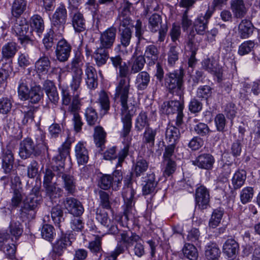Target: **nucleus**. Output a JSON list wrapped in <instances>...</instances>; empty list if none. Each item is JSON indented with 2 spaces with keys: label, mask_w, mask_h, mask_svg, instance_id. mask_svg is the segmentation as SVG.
Returning a JSON list of instances; mask_svg holds the SVG:
<instances>
[{
  "label": "nucleus",
  "mask_w": 260,
  "mask_h": 260,
  "mask_svg": "<svg viewBox=\"0 0 260 260\" xmlns=\"http://www.w3.org/2000/svg\"><path fill=\"white\" fill-rule=\"evenodd\" d=\"M50 66V61L48 57L40 58L35 63V67L37 72L43 74H46Z\"/></svg>",
  "instance_id": "51"
},
{
  "label": "nucleus",
  "mask_w": 260,
  "mask_h": 260,
  "mask_svg": "<svg viewBox=\"0 0 260 260\" xmlns=\"http://www.w3.org/2000/svg\"><path fill=\"white\" fill-rule=\"evenodd\" d=\"M82 65L81 57L76 56L64 68L67 72L71 73L72 79L70 86L74 94L80 92L83 75Z\"/></svg>",
  "instance_id": "4"
},
{
  "label": "nucleus",
  "mask_w": 260,
  "mask_h": 260,
  "mask_svg": "<svg viewBox=\"0 0 260 260\" xmlns=\"http://www.w3.org/2000/svg\"><path fill=\"white\" fill-rule=\"evenodd\" d=\"M67 19V11L66 7L63 4L56 9L52 16V25L53 29L58 30V33L61 34L64 28V24Z\"/></svg>",
  "instance_id": "7"
},
{
  "label": "nucleus",
  "mask_w": 260,
  "mask_h": 260,
  "mask_svg": "<svg viewBox=\"0 0 260 260\" xmlns=\"http://www.w3.org/2000/svg\"><path fill=\"white\" fill-rule=\"evenodd\" d=\"M124 183L125 186L122 192V197L124 202L123 216L113 215L111 219L109 218L107 212L99 208L96 210V219L107 229L109 233L112 235H116L118 233L117 223L119 222L121 224L122 226H125L121 220L123 217L125 220H128L129 214L132 213L135 204L134 196L136 193V185H134L130 178L124 180Z\"/></svg>",
  "instance_id": "1"
},
{
  "label": "nucleus",
  "mask_w": 260,
  "mask_h": 260,
  "mask_svg": "<svg viewBox=\"0 0 260 260\" xmlns=\"http://www.w3.org/2000/svg\"><path fill=\"white\" fill-rule=\"evenodd\" d=\"M13 31L18 37L20 43L24 46L32 45L33 41L29 37V25L27 23H16L13 27Z\"/></svg>",
  "instance_id": "10"
},
{
  "label": "nucleus",
  "mask_w": 260,
  "mask_h": 260,
  "mask_svg": "<svg viewBox=\"0 0 260 260\" xmlns=\"http://www.w3.org/2000/svg\"><path fill=\"white\" fill-rule=\"evenodd\" d=\"M14 158L13 154L10 150H7L3 157L2 167L6 173L11 172L13 167Z\"/></svg>",
  "instance_id": "37"
},
{
  "label": "nucleus",
  "mask_w": 260,
  "mask_h": 260,
  "mask_svg": "<svg viewBox=\"0 0 260 260\" xmlns=\"http://www.w3.org/2000/svg\"><path fill=\"white\" fill-rule=\"evenodd\" d=\"M72 25L76 31L81 32L85 28V20L83 14L77 11L71 14Z\"/></svg>",
  "instance_id": "29"
},
{
  "label": "nucleus",
  "mask_w": 260,
  "mask_h": 260,
  "mask_svg": "<svg viewBox=\"0 0 260 260\" xmlns=\"http://www.w3.org/2000/svg\"><path fill=\"white\" fill-rule=\"evenodd\" d=\"M30 26L32 30L40 36L44 29V21L42 18L39 15L32 16L30 20Z\"/></svg>",
  "instance_id": "41"
},
{
  "label": "nucleus",
  "mask_w": 260,
  "mask_h": 260,
  "mask_svg": "<svg viewBox=\"0 0 260 260\" xmlns=\"http://www.w3.org/2000/svg\"><path fill=\"white\" fill-rule=\"evenodd\" d=\"M231 7L234 17L237 18H242L247 12L243 0H232Z\"/></svg>",
  "instance_id": "24"
},
{
  "label": "nucleus",
  "mask_w": 260,
  "mask_h": 260,
  "mask_svg": "<svg viewBox=\"0 0 260 260\" xmlns=\"http://www.w3.org/2000/svg\"><path fill=\"white\" fill-rule=\"evenodd\" d=\"M75 154L77 162L80 165H84L88 162V152L82 142H79L75 146Z\"/></svg>",
  "instance_id": "25"
},
{
  "label": "nucleus",
  "mask_w": 260,
  "mask_h": 260,
  "mask_svg": "<svg viewBox=\"0 0 260 260\" xmlns=\"http://www.w3.org/2000/svg\"><path fill=\"white\" fill-rule=\"evenodd\" d=\"M100 105L101 110L104 114L108 112L110 109L109 96L105 90H101L99 92L98 98L96 102Z\"/></svg>",
  "instance_id": "34"
},
{
  "label": "nucleus",
  "mask_w": 260,
  "mask_h": 260,
  "mask_svg": "<svg viewBox=\"0 0 260 260\" xmlns=\"http://www.w3.org/2000/svg\"><path fill=\"white\" fill-rule=\"evenodd\" d=\"M120 238L118 242L122 243L125 245V249L128 250L129 247L132 246L134 242L140 241V237L135 233L131 232L130 231H119Z\"/></svg>",
  "instance_id": "20"
},
{
  "label": "nucleus",
  "mask_w": 260,
  "mask_h": 260,
  "mask_svg": "<svg viewBox=\"0 0 260 260\" xmlns=\"http://www.w3.org/2000/svg\"><path fill=\"white\" fill-rule=\"evenodd\" d=\"M148 168V163L143 158H138L134 165V174L139 177L142 175L147 171Z\"/></svg>",
  "instance_id": "47"
},
{
  "label": "nucleus",
  "mask_w": 260,
  "mask_h": 260,
  "mask_svg": "<svg viewBox=\"0 0 260 260\" xmlns=\"http://www.w3.org/2000/svg\"><path fill=\"white\" fill-rule=\"evenodd\" d=\"M149 127V120L145 112L142 111L138 116L136 123L135 128L138 132L141 131L144 128Z\"/></svg>",
  "instance_id": "48"
},
{
  "label": "nucleus",
  "mask_w": 260,
  "mask_h": 260,
  "mask_svg": "<svg viewBox=\"0 0 260 260\" xmlns=\"http://www.w3.org/2000/svg\"><path fill=\"white\" fill-rule=\"evenodd\" d=\"M223 215V210L220 209H215L209 220V226L213 229L216 228L220 223Z\"/></svg>",
  "instance_id": "55"
},
{
  "label": "nucleus",
  "mask_w": 260,
  "mask_h": 260,
  "mask_svg": "<svg viewBox=\"0 0 260 260\" xmlns=\"http://www.w3.org/2000/svg\"><path fill=\"white\" fill-rule=\"evenodd\" d=\"M220 251L216 244L209 243L205 247V255L209 260H216L220 255Z\"/></svg>",
  "instance_id": "35"
},
{
  "label": "nucleus",
  "mask_w": 260,
  "mask_h": 260,
  "mask_svg": "<svg viewBox=\"0 0 260 260\" xmlns=\"http://www.w3.org/2000/svg\"><path fill=\"white\" fill-rule=\"evenodd\" d=\"M87 123L90 125H94L98 120V114L95 110L92 107L86 109L85 113Z\"/></svg>",
  "instance_id": "61"
},
{
  "label": "nucleus",
  "mask_w": 260,
  "mask_h": 260,
  "mask_svg": "<svg viewBox=\"0 0 260 260\" xmlns=\"http://www.w3.org/2000/svg\"><path fill=\"white\" fill-rule=\"evenodd\" d=\"M8 231L9 232L10 237L11 238L12 240L13 241L14 238L15 240H17L22 235L23 233V226L19 221L12 220L11 221Z\"/></svg>",
  "instance_id": "33"
},
{
  "label": "nucleus",
  "mask_w": 260,
  "mask_h": 260,
  "mask_svg": "<svg viewBox=\"0 0 260 260\" xmlns=\"http://www.w3.org/2000/svg\"><path fill=\"white\" fill-rule=\"evenodd\" d=\"M26 2L24 0H15L12 7V14L15 17L20 16L25 10Z\"/></svg>",
  "instance_id": "52"
},
{
  "label": "nucleus",
  "mask_w": 260,
  "mask_h": 260,
  "mask_svg": "<svg viewBox=\"0 0 260 260\" xmlns=\"http://www.w3.org/2000/svg\"><path fill=\"white\" fill-rule=\"evenodd\" d=\"M55 30H56L52 27V29L48 32L43 39V43L47 49L51 48L57 40L54 35Z\"/></svg>",
  "instance_id": "58"
},
{
  "label": "nucleus",
  "mask_w": 260,
  "mask_h": 260,
  "mask_svg": "<svg viewBox=\"0 0 260 260\" xmlns=\"http://www.w3.org/2000/svg\"><path fill=\"white\" fill-rule=\"evenodd\" d=\"M204 69L211 73H215L219 69L218 63L213 58L205 59L202 62Z\"/></svg>",
  "instance_id": "56"
},
{
  "label": "nucleus",
  "mask_w": 260,
  "mask_h": 260,
  "mask_svg": "<svg viewBox=\"0 0 260 260\" xmlns=\"http://www.w3.org/2000/svg\"><path fill=\"white\" fill-rule=\"evenodd\" d=\"M44 88L50 101L56 105L58 102L59 96L54 83L51 81H46L44 84Z\"/></svg>",
  "instance_id": "28"
},
{
  "label": "nucleus",
  "mask_w": 260,
  "mask_h": 260,
  "mask_svg": "<svg viewBox=\"0 0 260 260\" xmlns=\"http://www.w3.org/2000/svg\"><path fill=\"white\" fill-rule=\"evenodd\" d=\"M62 203L69 212L75 216H80L83 213L84 208L80 202L76 199L67 197L63 199Z\"/></svg>",
  "instance_id": "13"
},
{
  "label": "nucleus",
  "mask_w": 260,
  "mask_h": 260,
  "mask_svg": "<svg viewBox=\"0 0 260 260\" xmlns=\"http://www.w3.org/2000/svg\"><path fill=\"white\" fill-rule=\"evenodd\" d=\"M183 253L190 260H196L198 257V252L196 247L192 244L186 243L183 249Z\"/></svg>",
  "instance_id": "49"
},
{
  "label": "nucleus",
  "mask_w": 260,
  "mask_h": 260,
  "mask_svg": "<svg viewBox=\"0 0 260 260\" xmlns=\"http://www.w3.org/2000/svg\"><path fill=\"white\" fill-rule=\"evenodd\" d=\"M180 136L179 130L176 127L169 126L166 131V139L168 143L176 144Z\"/></svg>",
  "instance_id": "43"
},
{
  "label": "nucleus",
  "mask_w": 260,
  "mask_h": 260,
  "mask_svg": "<svg viewBox=\"0 0 260 260\" xmlns=\"http://www.w3.org/2000/svg\"><path fill=\"white\" fill-rule=\"evenodd\" d=\"M214 162V157L210 153L201 154L192 161V164L194 166L200 169L207 170L213 168Z\"/></svg>",
  "instance_id": "16"
},
{
  "label": "nucleus",
  "mask_w": 260,
  "mask_h": 260,
  "mask_svg": "<svg viewBox=\"0 0 260 260\" xmlns=\"http://www.w3.org/2000/svg\"><path fill=\"white\" fill-rule=\"evenodd\" d=\"M106 133L101 126H96L94 128L93 134L94 141L96 146L102 147L106 141Z\"/></svg>",
  "instance_id": "44"
},
{
  "label": "nucleus",
  "mask_w": 260,
  "mask_h": 260,
  "mask_svg": "<svg viewBox=\"0 0 260 260\" xmlns=\"http://www.w3.org/2000/svg\"><path fill=\"white\" fill-rule=\"evenodd\" d=\"M239 250L238 243L233 239H228L223 246V252L229 257L234 258L236 257Z\"/></svg>",
  "instance_id": "27"
},
{
  "label": "nucleus",
  "mask_w": 260,
  "mask_h": 260,
  "mask_svg": "<svg viewBox=\"0 0 260 260\" xmlns=\"http://www.w3.org/2000/svg\"><path fill=\"white\" fill-rule=\"evenodd\" d=\"M21 111L23 114L22 123L23 125L32 123L34 120V114L36 111V108L34 106H22Z\"/></svg>",
  "instance_id": "36"
},
{
  "label": "nucleus",
  "mask_w": 260,
  "mask_h": 260,
  "mask_svg": "<svg viewBox=\"0 0 260 260\" xmlns=\"http://www.w3.org/2000/svg\"><path fill=\"white\" fill-rule=\"evenodd\" d=\"M144 182H145V184L144 185L142 189L143 193L148 194L153 192L157 185L154 173H148Z\"/></svg>",
  "instance_id": "32"
},
{
  "label": "nucleus",
  "mask_w": 260,
  "mask_h": 260,
  "mask_svg": "<svg viewBox=\"0 0 260 260\" xmlns=\"http://www.w3.org/2000/svg\"><path fill=\"white\" fill-rule=\"evenodd\" d=\"M253 189L251 187H246L243 188L240 194L241 202L243 204L249 202L253 197Z\"/></svg>",
  "instance_id": "59"
},
{
  "label": "nucleus",
  "mask_w": 260,
  "mask_h": 260,
  "mask_svg": "<svg viewBox=\"0 0 260 260\" xmlns=\"http://www.w3.org/2000/svg\"><path fill=\"white\" fill-rule=\"evenodd\" d=\"M159 55V51L157 48L153 45H150L146 47L144 55L149 60V64H154L157 60Z\"/></svg>",
  "instance_id": "39"
},
{
  "label": "nucleus",
  "mask_w": 260,
  "mask_h": 260,
  "mask_svg": "<svg viewBox=\"0 0 260 260\" xmlns=\"http://www.w3.org/2000/svg\"><path fill=\"white\" fill-rule=\"evenodd\" d=\"M118 72L117 73V79H129V82H131L130 75L132 73L130 72L128 66L125 62H123L122 64L119 66L118 68Z\"/></svg>",
  "instance_id": "64"
},
{
  "label": "nucleus",
  "mask_w": 260,
  "mask_h": 260,
  "mask_svg": "<svg viewBox=\"0 0 260 260\" xmlns=\"http://www.w3.org/2000/svg\"><path fill=\"white\" fill-rule=\"evenodd\" d=\"M150 81V76L146 71H141L136 76L135 84L137 89L139 91L145 90Z\"/></svg>",
  "instance_id": "23"
},
{
  "label": "nucleus",
  "mask_w": 260,
  "mask_h": 260,
  "mask_svg": "<svg viewBox=\"0 0 260 260\" xmlns=\"http://www.w3.org/2000/svg\"><path fill=\"white\" fill-rule=\"evenodd\" d=\"M63 211L60 205H57L52 208L51 211V217L54 223L59 226L60 222L63 221Z\"/></svg>",
  "instance_id": "53"
},
{
  "label": "nucleus",
  "mask_w": 260,
  "mask_h": 260,
  "mask_svg": "<svg viewBox=\"0 0 260 260\" xmlns=\"http://www.w3.org/2000/svg\"><path fill=\"white\" fill-rule=\"evenodd\" d=\"M246 179V173L243 170L235 172L232 178V183L235 189L241 188L244 184Z\"/></svg>",
  "instance_id": "38"
},
{
  "label": "nucleus",
  "mask_w": 260,
  "mask_h": 260,
  "mask_svg": "<svg viewBox=\"0 0 260 260\" xmlns=\"http://www.w3.org/2000/svg\"><path fill=\"white\" fill-rule=\"evenodd\" d=\"M145 57L142 55L136 57L133 61L131 66V73L133 74L140 72L145 63Z\"/></svg>",
  "instance_id": "54"
},
{
  "label": "nucleus",
  "mask_w": 260,
  "mask_h": 260,
  "mask_svg": "<svg viewBox=\"0 0 260 260\" xmlns=\"http://www.w3.org/2000/svg\"><path fill=\"white\" fill-rule=\"evenodd\" d=\"M184 72L182 69L166 74L165 85L169 92L177 95L180 99L184 94Z\"/></svg>",
  "instance_id": "5"
},
{
  "label": "nucleus",
  "mask_w": 260,
  "mask_h": 260,
  "mask_svg": "<svg viewBox=\"0 0 260 260\" xmlns=\"http://www.w3.org/2000/svg\"><path fill=\"white\" fill-rule=\"evenodd\" d=\"M213 13V10L208 9L205 15L201 14L194 20L193 26L198 34L203 35L208 27V21Z\"/></svg>",
  "instance_id": "11"
},
{
  "label": "nucleus",
  "mask_w": 260,
  "mask_h": 260,
  "mask_svg": "<svg viewBox=\"0 0 260 260\" xmlns=\"http://www.w3.org/2000/svg\"><path fill=\"white\" fill-rule=\"evenodd\" d=\"M255 46L253 41H247L242 43L239 47L238 53L243 56L248 54L253 49Z\"/></svg>",
  "instance_id": "62"
},
{
  "label": "nucleus",
  "mask_w": 260,
  "mask_h": 260,
  "mask_svg": "<svg viewBox=\"0 0 260 260\" xmlns=\"http://www.w3.org/2000/svg\"><path fill=\"white\" fill-rule=\"evenodd\" d=\"M109 58V54L108 51L107 49H104L102 47L98 48L93 54V58L95 64L98 67L105 65Z\"/></svg>",
  "instance_id": "31"
},
{
  "label": "nucleus",
  "mask_w": 260,
  "mask_h": 260,
  "mask_svg": "<svg viewBox=\"0 0 260 260\" xmlns=\"http://www.w3.org/2000/svg\"><path fill=\"white\" fill-rule=\"evenodd\" d=\"M30 91L25 79L21 78L18 83V93L20 100H27V95Z\"/></svg>",
  "instance_id": "50"
},
{
  "label": "nucleus",
  "mask_w": 260,
  "mask_h": 260,
  "mask_svg": "<svg viewBox=\"0 0 260 260\" xmlns=\"http://www.w3.org/2000/svg\"><path fill=\"white\" fill-rule=\"evenodd\" d=\"M132 38V30L131 29H120L119 30V43L117 45L115 49L124 53L126 48L129 46Z\"/></svg>",
  "instance_id": "17"
},
{
  "label": "nucleus",
  "mask_w": 260,
  "mask_h": 260,
  "mask_svg": "<svg viewBox=\"0 0 260 260\" xmlns=\"http://www.w3.org/2000/svg\"><path fill=\"white\" fill-rule=\"evenodd\" d=\"M44 188L46 196L51 200L59 198L62 195L63 191L61 188L57 186L56 183L45 186Z\"/></svg>",
  "instance_id": "45"
},
{
  "label": "nucleus",
  "mask_w": 260,
  "mask_h": 260,
  "mask_svg": "<svg viewBox=\"0 0 260 260\" xmlns=\"http://www.w3.org/2000/svg\"><path fill=\"white\" fill-rule=\"evenodd\" d=\"M161 23V16L157 14H153L149 18L148 28L152 32H156L163 26Z\"/></svg>",
  "instance_id": "42"
},
{
  "label": "nucleus",
  "mask_w": 260,
  "mask_h": 260,
  "mask_svg": "<svg viewBox=\"0 0 260 260\" xmlns=\"http://www.w3.org/2000/svg\"><path fill=\"white\" fill-rule=\"evenodd\" d=\"M70 234H62L59 238L56 241L53 245L56 253L63 254L68 246L72 244V238Z\"/></svg>",
  "instance_id": "22"
},
{
  "label": "nucleus",
  "mask_w": 260,
  "mask_h": 260,
  "mask_svg": "<svg viewBox=\"0 0 260 260\" xmlns=\"http://www.w3.org/2000/svg\"><path fill=\"white\" fill-rule=\"evenodd\" d=\"M116 29L114 27H110L101 34L100 38V46L104 49H110L115 41Z\"/></svg>",
  "instance_id": "12"
},
{
  "label": "nucleus",
  "mask_w": 260,
  "mask_h": 260,
  "mask_svg": "<svg viewBox=\"0 0 260 260\" xmlns=\"http://www.w3.org/2000/svg\"><path fill=\"white\" fill-rule=\"evenodd\" d=\"M157 134V129L150 127H147L142 135L143 144L146 146L150 151L154 146L155 137Z\"/></svg>",
  "instance_id": "21"
},
{
  "label": "nucleus",
  "mask_w": 260,
  "mask_h": 260,
  "mask_svg": "<svg viewBox=\"0 0 260 260\" xmlns=\"http://www.w3.org/2000/svg\"><path fill=\"white\" fill-rule=\"evenodd\" d=\"M132 126V123H130L129 127L127 129H124V124H123L122 129L120 132V137L123 139L122 143L124 145V147L118 153V165H121L128 154L132 141V138L128 136L131 131Z\"/></svg>",
  "instance_id": "9"
},
{
  "label": "nucleus",
  "mask_w": 260,
  "mask_h": 260,
  "mask_svg": "<svg viewBox=\"0 0 260 260\" xmlns=\"http://www.w3.org/2000/svg\"><path fill=\"white\" fill-rule=\"evenodd\" d=\"M71 49V46L65 40L59 41L55 50L57 59L60 62L66 61L70 55Z\"/></svg>",
  "instance_id": "15"
},
{
  "label": "nucleus",
  "mask_w": 260,
  "mask_h": 260,
  "mask_svg": "<svg viewBox=\"0 0 260 260\" xmlns=\"http://www.w3.org/2000/svg\"><path fill=\"white\" fill-rule=\"evenodd\" d=\"M27 96V100H29L32 104H36L41 100L43 93L40 86H35L31 88Z\"/></svg>",
  "instance_id": "46"
},
{
  "label": "nucleus",
  "mask_w": 260,
  "mask_h": 260,
  "mask_svg": "<svg viewBox=\"0 0 260 260\" xmlns=\"http://www.w3.org/2000/svg\"><path fill=\"white\" fill-rule=\"evenodd\" d=\"M253 25L247 20H243L238 26V34L241 38H249L253 33Z\"/></svg>",
  "instance_id": "30"
},
{
  "label": "nucleus",
  "mask_w": 260,
  "mask_h": 260,
  "mask_svg": "<svg viewBox=\"0 0 260 260\" xmlns=\"http://www.w3.org/2000/svg\"><path fill=\"white\" fill-rule=\"evenodd\" d=\"M36 154V145L30 138H26L21 142L19 155L22 159H26Z\"/></svg>",
  "instance_id": "14"
},
{
  "label": "nucleus",
  "mask_w": 260,
  "mask_h": 260,
  "mask_svg": "<svg viewBox=\"0 0 260 260\" xmlns=\"http://www.w3.org/2000/svg\"><path fill=\"white\" fill-rule=\"evenodd\" d=\"M19 49V46L14 42H9L2 48V58L9 59L13 58Z\"/></svg>",
  "instance_id": "26"
},
{
  "label": "nucleus",
  "mask_w": 260,
  "mask_h": 260,
  "mask_svg": "<svg viewBox=\"0 0 260 260\" xmlns=\"http://www.w3.org/2000/svg\"><path fill=\"white\" fill-rule=\"evenodd\" d=\"M209 192L208 189L204 186L198 187L196 191V202L197 205L200 209H206L209 204L210 200Z\"/></svg>",
  "instance_id": "18"
},
{
  "label": "nucleus",
  "mask_w": 260,
  "mask_h": 260,
  "mask_svg": "<svg viewBox=\"0 0 260 260\" xmlns=\"http://www.w3.org/2000/svg\"><path fill=\"white\" fill-rule=\"evenodd\" d=\"M183 108L184 104L182 101H167L164 102L161 105L160 111L167 115L176 113L177 123L178 124H180L182 121Z\"/></svg>",
  "instance_id": "6"
},
{
  "label": "nucleus",
  "mask_w": 260,
  "mask_h": 260,
  "mask_svg": "<svg viewBox=\"0 0 260 260\" xmlns=\"http://www.w3.org/2000/svg\"><path fill=\"white\" fill-rule=\"evenodd\" d=\"M55 235L54 229L53 226L50 224H44L41 229V235L43 239L51 241Z\"/></svg>",
  "instance_id": "60"
},
{
  "label": "nucleus",
  "mask_w": 260,
  "mask_h": 260,
  "mask_svg": "<svg viewBox=\"0 0 260 260\" xmlns=\"http://www.w3.org/2000/svg\"><path fill=\"white\" fill-rule=\"evenodd\" d=\"M129 79H118L115 88V98L120 103L121 108V119L124 124V129H127L132 123V119L136 111L134 104L128 103V99L131 89Z\"/></svg>",
  "instance_id": "2"
},
{
  "label": "nucleus",
  "mask_w": 260,
  "mask_h": 260,
  "mask_svg": "<svg viewBox=\"0 0 260 260\" xmlns=\"http://www.w3.org/2000/svg\"><path fill=\"white\" fill-rule=\"evenodd\" d=\"M42 201L40 193V187L35 186L31 190V192L23 201L21 209L22 216H26L28 219L35 217L36 210Z\"/></svg>",
  "instance_id": "3"
},
{
  "label": "nucleus",
  "mask_w": 260,
  "mask_h": 260,
  "mask_svg": "<svg viewBox=\"0 0 260 260\" xmlns=\"http://www.w3.org/2000/svg\"><path fill=\"white\" fill-rule=\"evenodd\" d=\"M54 172H56V175L61 177L63 181V187L69 194L73 195L76 191V181L74 177L71 175L63 173L64 168L54 166Z\"/></svg>",
  "instance_id": "8"
},
{
  "label": "nucleus",
  "mask_w": 260,
  "mask_h": 260,
  "mask_svg": "<svg viewBox=\"0 0 260 260\" xmlns=\"http://www.w3.org/2000/svg\"><path fill=\"white\" fill-rule=\"evenodd\" d=\"M180 48L176 45H171L168 53V62L171 66H173L179 58Z\"/></svg>",
  "instance_id": "57"
},
{
  "label": "nucleus",
  "mask_w": 260,
  "mask_h": 260,
  "mask_svg": "<svg viewBox=\"0 0 260 260\" xmlns=\"http://www.w3.org/2000/svg\"><path fill=\"white\" fill-rule=\"evenodd\" d=\"M85 69V82L87 87L90 89H94L98 85V75L94 67L89 63L86 64Z\"/></svg>",
  "instance_id": "19"
},
{
  "label": "nucleus",
  "mask_w": 260,
  "mask_h": 260,
  "mask_svg": "<svg viewBox=\"0 0 260 260\" xmlns=\"http://www.w3.org/2000/svg\"><path fill=\"white\" fill-rule=\"evenodd\" d=\"M116 23L118 24V29H131L133 27L132 20L129 15L119 14Z\"/></svg>",
  "instance_id": "40"
},
{
  "label": "nucleus",
  "mask_w": 260,
  "mask_h": 260,
  "mask_svg": "<svg viewBox=\"0 0 260 260\" xmlns=\"http://www.w3.org/2000/svg\"><path fill=\"white\" fill-rule=\"evenodd\" d=\"M212 94V88L207 85L200 86L197 90V96L201 99L207 100Z\"/></svg>",
  "instance_id": "63"
}]
</instances>
